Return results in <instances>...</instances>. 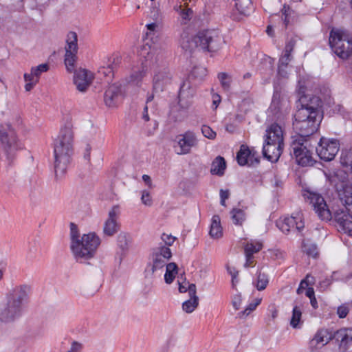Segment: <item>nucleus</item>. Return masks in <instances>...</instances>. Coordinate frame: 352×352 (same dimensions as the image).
<instances>
[{"instance_id":"43","label":"nucleus","mask_w":352,"mask_h":352,"mask_svg":"<svg viewBox=\"0 0 352 352\" xmlns=\"http://www.w3.org/2000/svg\"><path fill=\"white\" fill-rule=\"evenodd\" d=\"M218 79L221 82L222 88L225 91H229L232 81V76L228 73L221 72L218 74Z\"/></svg>"},{"instance_id":"24","label":"nucleus","mask_w":352,"mask_h":352,"mask_svg":"<svg viewBox=\"0 0 352 352\" xmlns=\"http://www.w3.org/2000/svg\"><path fill=\"white\" fill-rule=\"evenodd\" d=\"M195 94V88L189 81H184L179 93V104L182 108H188L190 104V99Z\"/></svg>"},{"instance_id":"42","label":"nucleus","mask_w":352,"mask_h":352,"mask_svg":"<svg viewBox=\"0 0 352 352\" xmlns=\"http://www.w3.org/2000/svg\"><path fill=\"white\" fill-rule=\"evenodd\" d=\"M24 80L25 81V89L26 91H30L34 86L38 82L33 72L30 70V73H25L23 75Z\"/></svg>"},{"instance_id":"20","label":"nucleus","mask_w":352,"mask_h":352,"mask_svg":"<svg viewBox=\"0 0 352 352\" xmlns=\"http://www.w3.org/2000/svg\"><path fill=\"white\" fill-rule=\"evenodd\" d=\"M123 94L120 84L115 83L109 86L104 96L105 104L109 107H114L119 102Z\"/></svg>"},{"instance_id":"63","label":"nucleus","mask_w":352,"mask_h":352,"mask_svg":"<svg viewBox=\"0 0 352 352\" xmlns=\"http://www.w3.org/2000/svg\"><path fill=\"white\" fill-rule=\"evenodd\" d=\"M246 257V262L244 264L245 267H249L252 266V264L254 263V257L251 255L245 254Z\"/></svg>"},{"instance_id":"48","label":"nucleus","mask_w":352,"mask_h":352,"mask_svg":"<svg viewBox=\"0 0 352 352\" xmlns=\"http://www.w3.org/2000/svg\"><path fill=\"white\" fill-rule=\"evenodd\" d=\"M293 10L291 8L287 5H284L283 9L281 10L282 14V20L285 23V27H287L289 23L290 16L292 14Z\"/></svg>"},{"instance_id":"35","label":"nucleus","mask_w":352,"mask_h":352,"mask_svg":"<svg viewBox=\"0 0 352 352\" xmlns=\"http://www.w3.org/2000/svg\"><path fill=\"white\" fill-rule=\"evenodd\" d=\"M230 213V218L235 225L241 226L246 219V214L241 208H234Z\"/></svg>"},{"instance_id":"55","label":"nucleus","mask_w":352,"mask_h":352,"mask_svg":"<svg viewBox=\"0 0 352 352\" xmlns=\"http://www.w3.org/2000/svg\"><path fill=\"white\" fill-rule=\"evenodd\" d=\"M242 302V298L241 294L235 295L232 300V304L236 310L239 309Z\"/></svg>"},{"instance_id":"36","label":"nucleus","mask_w":352,"mask_h":352,"mask_svg":"<svg viewBox=\"0 0 352 352\" xmlns=\"http://www.w3.org/2000/svg\"><path fill=\"white\" fill-rule=\"evenodd\" d=\"M120 58L117 56L116 57L113 58V60L107 67H100L98 70V73L104 75V76H107L110 79L113 76L114 68H116L120 64Z\"/></svg>"},{"instance_id":"11","label":"nucleus","mask_w":352,"mask_h":352,"mask_svg":"<svg viewBox=\"0 0 352 352\" xmlns=\"http://www.w3.org/2000/svg\"><path fill=\"white\" fill-rule=\"evenodd\" d=\"M340 150L339 141L333 138L322 137L316 148L320 159L331 161L334 159Z\"/></svg>"},{"instance_id":"6","label":"nucleus","mask_w":352,"mask_h":352,"mask_svg":"<svg viewBox=\"0 0 352 352\" xmlns=\"http://www.w3.org/2000/svg\"><path fill=\"white\" fill-rule=\"evenodd\" d=\"M171 256L172 252L169 248L162 244L154 248L151 255V261L144 271L145 278L151 280L160 276L164 267H166L167 262Z\"/></svg>"},{"instance_id":"38","label":"nucleus","mask_w":352,"mask_h":352,"mask_svg":"<svg viewBox=\"0 0 352 352\" xmlns=\"http://www.w3.org/2000/svg\"><path fill=\"white\" fill-rule=\"evenodd\" d=\"M250 151L245 145L241 146L240 150L236 154L237 162L240 166H245L248 164V159L250 156Z\"/></svg>"},{"instance_id":"8","label":"nucleus","mask_w":352,"mask_h":352,"mask_svg":"<svg viewBox=\"0 0 352 352\" xmlns=\"http://www.w3.org/2000/svg\"><path fill=\"white\" fill-rule=\"evenodd\" d=\"M335 187L339 198L349 211L352 210V186L344 171H338L334 177Z\"/></svg>"},{"instance_id":"53","label":"nucleus","mask_w":352,"mask_h":352,"mask_svg":"<svg viewBox=\"0 0 352 352\" xmlns=\"http://www.w3.org/2000/svg\"><path fill=\"white\" fill-rule=\"evenodd\" d=\"M82 344L77 341H73L70 348L66 352H81Z\"/></svg>"},{"instance_id":"16","label":"nucleus","mask_w":352,"mask_h":352,"mask_svg":"<svg viewBox=\"0 0 352 352\" xmlns=\"http://www.w3.org/2000/svg\"><path fill=\"white\" fill-rule=\"evenodd\" d=\"M120 214V208L118 206H114L109 211L108 218L103 225V234L107 236H112L118 232L120 226L118 219Z\"/></svg>"},{"instance_id":"45","label":"nucleus","mask_w":352,"mask_h":352,"mask_svg":"<svg viewBox=\"0 0 352 352\" xmlns=\"http://www.w3.org/2000/svg\"><path fill=\"white\" fill-rule=\"evenodd\" d=\"M269 283L268 277L266 274L261 272L257 274V280L256 283V287L258 291L265 289Z\"/></svg>"},{"instance_id":"32","label":"nucleus","mask_w":352,"mask_h":352,"mask_svg":"<svg viewBox=\"0 0 352 352\" xmlns=\"http://www.w3.org/2000/svg\"><path fill=\"white\" fill-rule=\"evenodd\" d=\"M65 52H78V36L75 32H69L66 37Z\"/></svg>"},{"instance_id":"10","label":"nucleus","mask_w":352,"mask_h":352,"mask_svg":"<svg viewBox=\"0 0 352 352\" xmlns=\"http://www.w3.org/2000/svg\"><path fill=\"white\" fill-rule=\"evenodd\" d=\"M291 150L293 151L296 162L302 166H312L314 160L311 151L308 149L307 139L295 138L291 144Z\"/></svg>"},{"instance_id":"51","label":"nucleus","mask_w":352,"mask_h":352,"mask_svg":"<svg viewBox=\"0 0 352 352\" xmlns=\"http://www.w3.org/2000/svg\"><path fill=\"white\" fill-rule=\"evenodd\" d=\"M162 242L164 243V246H166V247H169L170 245H172L173 244V243L175 242L176 238L173 236H172L171 234H163L162 235ZM162 245V243H161L159 245Z\"/></svg>"},{"instance_id":"19","label":"nucleus","mask_w":352,"mask_h":352,"mask_svg":"<svg viewBox=\"0 0 352 352\" xmlns=\"http://www.w3.org/2000/svg\"><path fill=\"white\" fill-rule=\"evenodd\" d=\"M159 62V60L157 61ZM158 63L152 66L154 67L153 89L155 91H162L164 87L170 82V75L165 67L158 69Z\"/></svg>"},{"instance_id":"28","label":"nucleus","mask_w":352,"mask_h":352,"mask_svg":"<svg viewBox=\"0 0 352 352\" xmlns=\"http://www.w3.org/2000/svg\"><path fill=\"white\" fill-rule=\"evenodd\" d=\"M333 338L334 334L331 331L327 329H321L318 330L314 338L310 340V344L313 347L316 345L322 347Z\"/></svg>"},{"instance_id":"22","label":"nucleus","mask_w":352,"mask_h":352,"mask_svg":"<svg viewBox=\"0 0 352 352\" xmlns=\"http://www.w3.org/2000/svg\"><path fill=\"white\" fill-rule=\"evenodd\" d=\"M177 143L179 147L178 154H187L190 151L192 147L197 144V140L195 133L192 131H187L177 137Z\"/></svg>"},{"instance_id":"23","label":"nucleus","mask_w":352,"mask_h":352,"mask_svg":"<svg viewBox=\"0 0 352 352\" xmlns=\"http://www.w3.org/2000/svg\"><path fill=\"white\" fill-rule=\"evenodd\" d=\"M284 144L282 142H264L263 153L269 161L276 162L280 157Z\"/></svg>"},{"instance_id":"14","label":"nucleus","mask_w":352,"mask_h":352,"mask_svg":"<svg viewBox=\"0 0 352 352\" xmlns=\"http://www.w3.org/2000/svg\"><path fill=\"white\" fill-rule=\"evenodd\" d=\"M305 114L298 115L297 119H294L293 122L294 129L298 131V135L293 138H304L312 135L317 131L320 122L317 121H303Z\"/></svg>"},{"instance_id":"41","label":"nucleus","mask_w":352,"mask_h":352,"mask_svg":"<svg viewBox=\"0 0 352 352\" xmlns=\"http://www.w3.org/2000/svg\"><path fill=\"white\" fill-rule=\"evenodd\" d=\"M302 311L299 307L294 306L292 311V316L290 320V324L293 328L298 329L301 325Z\"/></svg>"},{"instance_id":"18","label":"nucleus","mask_w":352,"mask_h":352,"mask_svg":"<svg viewBox=\"0 0 352 352\" xmlns=\"http://www.w3.org/2000/svg\"><path fill=\"white\" fill-rule=\"evenodd\" d=\"M1 140L8 159H13L16 152L22 148V144L19 142L14 132L2 134Z\"/></svg>"},{"instance_id":"9","label":"nucleus","mask_w":352,"mask_h":352,"mask_svg":"<svg viewBox=\"0 0 352 352\" xmlns=\"http://www.w3.org/2000/svg\"><path fill=\"white\" fill-rule=\"evenodd\" d=\"M201 50L208 52L219 50L225 43L223 36L216 30H206L199 32Z\"/></svg>"},{"instance_id":"26","label":"nucleus","mask_w":352,"mask_h":352,"mask_svg":"<svg viewBox=\"0 0 352 352\" xmlns=\"http://www.w3.org/2000/svg\"><path fill=\"white\" fill-rule=\"evenodd\" d=\"M295 45V42L289 41L285 45L284 54L280 57L278 65V74L283 78L287 77V68L292 59L291 52Z\"/></svg>"},{"instance_id":"15","label":"nucleus","mask_w":352,"mask_h":352,"mask_svg":"<svg viewBox=\"0 0 352 352\" xmlns=\"http://www.w3.org/2000/svg\"><path fill=\"white\" fill-rule=\"evenodd\" d=\"M278 228L284 233L288 234L290 231L300 232L305 227L302 214L297 213L296 216H291L279 220L277 223Z\"/></svg>"},{"instance_id":"12","label":"nucleus","mask_w":352,"mask_h":352,"mask_svg":"<svg viewBox=\"0 0 352 352\" xmlns=\"http://www.w3.org/2000/svg\"><path fill=\"white\" fill-rule=\"evenodd\" d=\"M303 195L305 199L309 201L319 218L325 221L331 219V212L328 208L324 198L320 195L314 191L305 190Z\"/></svg>"},{"instance_id":"54","label":"nucleus","mask_w":352,"mask_h":352,"mask_svg":"<svg viewBox=\"0 0 352 352\" xmlns=\"http://www.w3.org/2000/svg\"><path fill=\"white\" fill-rule=\"evenodd\" d=\"M349 311V307L346 305L338 307L337 314L340 318H345Z\"/></svg>"},{"instance_id":"29","label":"nucleus","mask_w":352,"mask_h":352,"mask_svg":"<svg viewBox=\"0 0 352 352\" xmlns=\"http://www.w3.org/2000/svg\"><path fill=\"white\" fill-rule=\"evenodd\" d=\"M265 141L283 143V131L281 126L275 123L271 124L266 130Z\"/></svg>"},{"instance_id":"50","label":"nucleus","mask_w":352,"mask_h":352,"mask_svg":"<svg viewBox=\"0 0 352 352\" xmlns=\"http://www.w3.org/2000/svg\"><path fill=\"white\" fill-rule=\"evenodd\" d=\"M303 251L312 257H316L318 255L317 247L314 244H304Z\"/></svg>"},{"instance_id":"44","label":"nucleus","mask_w":352,"mask_h":352,"mask_svg":"<svg viewBox=\"0 0 352 352\" xmlns=\"http://www.w3.org/2000/svg\"><path fill=\"white\" fill-rule=\"evenodd\" d=\"M262 247L263 245L260 242L248 243L245 246V254L253 256L254 253L258 252Z\"/></svg>"},{"instance_id":"37","label":"nucleus","mask_w":352,"mask_h":352,"mask_svg":"<svg viewBox=\"0 0 352 352\" xmlns=\"http://www.w3.org/2000/svg\"><path fill=\"white\" fill-rule=\"evenodd\" d=\"M239 12L244 15H248L254 10L251 0H237L235 4Z\"/></svg>"},{"instance_id":"56","label":"nucleus","mask_w":352,"mask_h":352,"mask_svg":"<svg viewBox=\"0 0 352 352\" xmlns=\"http://www.w3.org/2000/svg\"><path fill=\"white\" fill-rule=\"evenodd\" d=\"M192 13V11L190 8H185L183 11H181L179 15L182 17V20L184 21V23H186V21H188L190 19Z\"/></svg>"},{"instance_id":"47","label":"nucleus","mask_w":352,"mask_h":352,"mask_svg":"<svg viewBox=\"0 0 352 352\" xmlns=\"http://www.w3.org/2000/svg\"><path fill=\"white\" fill-rule=\"evenodd\" d=\"M49 69V65L47 63L41 64L36 67H32L31 68L32 72H33V75L35 76L38 82L39 81V78L41 75L43 73L47 72Z\"/></svg>"},{"instance_id":"30","label":"nucleus","mask_w":352,"mask_h":352,"mask_svg":"<svg viewBox=\"0 0 352 352\" xmlns=\"http://www.w3.org/2000/svg\"><path fill=\"white\" fill-rule=\"evenodd\" d=\"M210 235L214 239H219L222 236L223 231L221 226V219L219 215H214L212 219V223L210 230Z\"/></svg>"},{"instance_id":"59","label":"nucleus","mask_w":352,"mask_h":352,"mask_svg":"<svg viewBox=\"0 0 352 352\" xmlns=\"http://www.w3.org/2000/svg\"><path fill=\"white\" fill-rule=\"evenodd\" d=\"M91 146L89 144H87L84 154L83 157L85 160L88 162V163H90L91 161Z\"/></svg>"},{"instance_id":"25","label":"nucleus","mask_w":352,"mask_h":352,"mask_svg":"<svg viewBox=\"0 0 352 352\" xmlns=\"http://www.w3.org/2000/svg\"><path fill=\"white\" fill-rule=\"evenodd\" d=\"M199 32L195 36H189L187 34H183L180 41L182 48L187 53H192L197 50H201V41L199 38Z\"/></svg>"},{"instance_id":"3","label":"nucleus","mask_w":352,"mask_h":352,"mask_svg":"<svg viewBox=\"0 0 352 352\" xmlns=\"http://www.w3.org/2000/svg\"><path fill=\"white\" fill-rule=\"evenodd\" d=\"M71 250L77 261L82 262L94 257L100 244V238L94 232L83 234L81 237L72 228Z\"/></svg>"},{"instance_id":"4","label":"nucleus","mask_w":352,"mask_h":352,"mask_svg":"<svg viewBox=\"0 0 352 352\" xmlns=\"http://www.w3.org/2000/svg\"><path fill=\"white\" fill-rule=\"evenodd\" d=\"M299 94H302L297 104V110L294 114V119H297L298 115L305 114L303 121L321 122L322 114L320 109L321 101L318 97L308 96L304 94L305 88L299 82Z\"/></svg>"},{"instance_id":"46","label":"nucleus","mask_w":352,"mask_h":352,"mask_svg":"<svg viewBox=\"0 0 352 352\" xmlns=\"http://www.w3.org/2000/svg\"><path fill=\"white\" fill-rule=\"evenodd\" d=\"M261 299H256L255 302L250 303L244 311H241L238 314V317L240 318H245L255 310L256 307L261 303Z\"/></svg>"},{"instance_id":"2","label":"nucleus","mask_w":352,"mask_h":352,"mask_svg":"<svg viewBox=\"0 0 352 352\" xmlns=\"http://www.w3.org/2000/svg\"><path fill=\"white\" fill-rule=\"evenodd\" d=\"M74 133L71 122H66L54 141V168L56 176L63 175L74 153Z\"/></svg>"},{"instance_id":"64","label":"nucleus","mask_w":352,"mask_h":352,"mask_svg":"<svg viewBox=\"0 0 352 352\" xmlns=\"http://www.w3.org/2000/svg\"><path fill=\"white\" fill-rule=\"evenodd\" d=\"M221 102V97L219 94H214L212 96V103L216 109Z\"/></svg>"},{"instance_id":"27","label":"nucleus","mask_w":352,"mask_h":352,"mask_svg":"<svg viewBox=\"0 0 352 352\" xmlns=\"http://www.w3.org/2000/svg\"><path fill=\"white\" fill-rule=\"evenodd\" d=\"M188 294L190 298L182 304V309L187 314H190L199 305V297L197 296V288L195 284L188 285Z\"/></svg>"},{"instance_id":"33","label":"nucleus","mask_w":352,"mask_h":352,"mask_svg":"<svg viewBox=\"0 0 352 352\" xmlns=\"http://www.w3.org/2000/svg\"><path fill=\"white\" fill-rule=\"evenodd\" d=\"M334 338L340 340L341 345H346L352 342V328L341 329L334 333Z\"/></svg>"},{"instance_id":"31","label":"nucleus","mask_w":352,"mask_h":352,"mask_svg":"<svg viewBox=\"0 0 352 352\" xmlns=\"http://www.w3.org/2000/svg\"><path fill=\"white\" fill-rule=\"evenodd\" d=\"M226 168V163L224 158L218 156L212 163L210 172L213 175L221 176L223 175Z\"/></svg>"},{"instance_id":"21","label":"nucleus","mask_w":352,"mask_h":352,"mask_svg":"<svg viewBox=\"0 0 352 352\" xmlns=\"http://www.w3.org/2000/svg\"><path fill=\"white\" fill-rule=\"evenodd\" d=\"M346 209H340L335 212L334 218L340 229L352 236V215Z\"/></svg>"},{"instance_id":"40","label":"nucleus","mask_w":352,"mask_h":352,"mask_svg":"<svg viewBox=\"0 0 352 352\" xmlns=\"http://www.w3.org/2000/svg\"><path fill=\"white\" fill-rule=\"evenodd\" d=\"M177 273V266L175 263H170L166 265L164 280L167 284H170Z\"/></svg>"},{"instance_id":"1","label":"nucleus","mask_w":352,"mask_h":352,"mask_svg":"<svg viewBox=\"0 0 352 352\" xmlns=\"http://www.w3.org/2000/svg\"><path fill=\"white\" fill-rule=\"evenodd\" d=\"M30 292V287L26 284L15 285L8 290L5 301L0 302L1 325L11 324L20 319Z\"/></svg>"},{"instance_id":"62","label":"nucleus","mask_w":352,"mask_h":352,"mask_svg":"<svg viewBox=\"0 0 352 352\" xmlns=\"http://www.w3.org/2000/svg\"><path fill=\"white\" fill-rule=\"evenodd\" d=\"M331 280L329 278H325L324 280L320 282V287L322 289H325L330 285Z\"/></svg>"},{"instance_id":"57","label":"nucleus","mask_w":352,"mask_h":352,"mask_svg":"<svg viewBox=\"0 0 352 352\" xmlns=\"http://www.w3.org/2000/svg\"><path fill=\"white\" fill-rule=\"evenodd\" d=\"M342 164L346 166H350L352 169V151H349L345 157L342 159Z\"/></svg>"},{"instance_id":"49","label":"nucleus","mask_w":352,"mask_h":352,"mask_svg":"<svg viewBox=\"0 0 352 352\" xmlns=\"http://www.w3.org/2000/svg\"><path fill=\"white\" fill-rule=\"evenodd\" d=\"M142 203L146 206H151L153 204V199L150 192L147 190H144L141 192Z\"/></svg>"},{"instance_id":"34","label":"nucleus","mask_w":352,"mask_h":352,"mask_svg":"<svg viewBox=\"0 0 352 352\" xmlns=\"http://www.w3.org/2000/svg\"><path fill=\"white\" fill-rule=\"evenodd\" d=\"M118 245L120 249L123 252H126L129 250L132 243L131 236L126 232H121L118 236Z\"/></svg>"},{"instance_id":"58","label":"nucleus","mask_w":352,"mask_h":352,"mask_svg":"<svg viewBox=\"0 0 352 352\" xmlns=\"http://www.w3.org/2000/svg\"><path fill=\"white\" fill-rule=\"evenodd\" d=\"M179 284V291L181 293H185L186 292H188V285H191L192 283H189L186 282V280H184L183 282L180 283L178 280Z\"/></svg>"},{"instance_id":"39","label":"nucleus","mask_w":352,"mask_h":352,"mask_svg":"<svg viewBox=\"0 0 352 352\" xmlns=\"http://www.w3.org/2000/svg\"><path fill=\"white\" fill-rule=\"evenodd\" d=\"M77 52H65V65L67 72H75V63L77 60Z\"/></svg>"},{"instance_id":"5","label":"nucleus","mask_w":352,"mask_h":352,"mask_svg":"<svg viewBox=\"0 0 352 352\" xmlns=\"http://www.w3.org/2000/svg\"><path fill=\"white\" fill-rule=\"evenodd\" d=\"M139 54L144 58L142 67L141 68L134 69L126 79L129 85L137 87L141 86L142 81L146 76L148 68L154 66L158 61V56L156 55L155 50L151 47L148 43H146L141 47Z\"/></svg>"},{"instance_id":"60","label":"nucleus","mask_w":352,"mask_h":352,"mask_svg":"<svg viewBox=\"0 0 352 352\" xmlns=\"http://www.w3.org/2000/svg\"><path fill=\"white\" fill-rule=\"evenodd\" d=\"M187 1L188 0H182V1L184 2V5H182V3H180L179 5H175L174 6V10L180 14L181 11H183L186 8L185 7L188 4Z\"/></svg>"},{"instance_id":"52","label":"nucleus","mask_w":352,"mask_h":352,"mask_svg":"<svg viewBox=\"0 0 352 352\" xmlns=\"http://www.w3.org/2000/svg\"><path fill=\"white\" fill-rule=\"evenodd\" d=\"M203 135L210 140H213L216 137V133L208 126L204 125L201 128Z\"/></svg>"},{"instance_id":"7","label":"nucleus","mask_w":352,"mask_h":352,"mask_svg":"<svg viewBox=\"0 0 352 352\" xmlns=\"http://www.w3.org/2000/svg\"><path fill=\"white\" fill-rule=\"evenodd\" d=\"M329 44L335 54L342 59H346L352 54V36L346 31L332 30Z\"/></svg>"},{"instance_id":"17","label":"nucleus","mask_w":352,"mask_h":352,"mask_svg":"<svg viewBox=\"0 0 352 352\" xmlns=\"http://www.w3.org/2000/svg\"><path fill=\"white\" fill-rule=\"evenodd\" d=\"M94 79L93 74L85 69H78L75 71L74 75V83L76 89L80 92H85L91 85Z\"/></svg>"},{"instance_id":"13","label":"nucleus","mask_w":352,"mask_h":352,"mask_svg":"<svg viewBox=\"0 0 352 352\" xmlns=\"http://www.w3.org/2000/svg\"><path fill=\"white\" fill-rule=\"evenodd\" d=\"M269 111L278 120H281L290 112L289 102L278 92H275Z\"/></svg>"},{"instance_id":"61","label":"nucleus","mask_w":352,"mask_h":352,"mask_svg":"<svg viewBox=\"0 0 352 352\" xmlns=\"http://www.w3.org/2000/svg\"><path fill=\"white\" fill-rule=\"evenodd\" d=\"M142 179L144 182V183L146 184V185H147L149 188H153L152 180H151V177L149 175H142Z\"/></svg>"}]
</instances>
